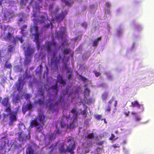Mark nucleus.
Listing matches in <instances>:
<instances>
[{"mask_svg":"<svg viewBox=\"0 0 154 154\" xmlns=\"http://www.w3.org/2000/svg\"><path fill=\"white\" fill-rule=\"evenodd\" d=\"M9 100L8 97L4 98L2 101V104L6 107L5 111L9 115V122H8V125L9 126H12L14 125V122L17 120V113L16 112L11 111V104L9 102Z\"/></svg>","mask_w":154,"mask_h":154,"instance_id":"1","label":"nucleus"},{"mask_svg":"<svg viewBox=\"0 0 154 154\" xmlns=\"http://www.w3.org/2000/svg\"><path fill=\"white\" fill-rule=\"evenodd\" d=\"M62 99V97H60L54 103L52 102V100L51 98L48 99V103H49L48 106V109L50 111L52 112H54L57 111V107L59 103H60Z\"/></svg>","mask_w":154,"mask_h":154,"instance_id":"2","label":"nucleus"},{"mask_svg":"<svg viewBox=\"0 0 154 154\" xmlns=\"http://www.w3.org/2000/svg\"><path fill=\"white\" fill-rule=\"evenodd\" d=\"M61 59V55L59 54V56H57L55 52H53L51 57V62L52 65L56 69H58V66L60 63Z\"/></svg>","mask_w":154,"mask_h":154,"instance_id":"3","label":"nucleus"},{"mask_svg":"<svg viewBox=\"0 0 154 154\" xmlns=\"http://www.w3.org/2000/svg\"><path fill=\"white\" fill-rule=\"evenodd\" d=\"M30 125L31 128H37V131L40 133H42L44 132L42 124L39 123L35 118L34 119L31 120L30 122Z\"/></svg>","mask_w":154,"mask_h":154,"instance_id":"4","label":"nucleus"},{"mask_svg":"<svg viewBox=\"0 0 154 154\" xmlns=\"http://www.w3.org/2000/svg\"><path fill=\"white\" fill-rule=\"evenodd\" d=\"M45 44V48L48 53H50L52 51H55L57 49V45L55 41L47 42Z\"/></svg>","mask_w":154,"mask_h":154,"instance_id":"5","label":"nucleus"},{"mask_svg":"<svg viewBox=\"0 0 154 154\" xmlns=\"http://www.w3.org/2000/svg\"><path fill=\"white\" fill-rule=\"evenodd\" d=\"M3 39L6 41H10L15 44L16 43L17 41V38L10 32H8L3 37Z\"/></svg>","mask_w":154,"mask_h":154,"instance_id":"6","label":"nucleus"},{"mask_svg":"<svg viewBox=\"0 0 154 154\" xmlns=\"http://www.w3.org/2000/svg\"><path fill=\"white\" fill-rule=\"evenodd\" d=\"M68 13V12L67 10L62 11L60 13L55 16L54 18L57 22H60L63 20Z\"/></svg>","mask_w":154,"mask_h":154,"instance_id":"7","label":"nucleus"},{"mask_svg":"<svg viewBox=\"0 0 154 154\" xmlns=\"http://www.w3.org/2000/svg\"><path fill=\"white\" fill-rule=\"evenodd\" d=\"M25 82L22 79V78L20 77L18 78V82L16 84V87L17 89V90L19 91H20L22 89L24 84H25Z\"/></svg>","mask_w":154,"mask_h":154,"instance_id":"8","label":"nucleus"},{"mask_svg":"<svg viewBox=\"0 0 154 154\" xmlns=\"http://www.w3.org/2000/svg\"><path fill=\"white\" fill-rule=\"evenodd\" d=\"M30 137V136L29 134L26 135L23 131L18 133V139L20 141H23L26 140H29Z\"/></svg>","mask_w":154,"mask_h":154,"instance_id":"9","label":"nucleus"},{"mask_svg":"<svg viewBox=\"0 0 154 154\" xmlns=\"http://www.w3.org/2000/svg\"><path fill=\"white\" fill-rule=\"evenodd\" d=\"M45 116L42 114H39L35 118L37 120L39 121V123L42 124V127L44 125L45 122Z\"/></svg>","mask_w":154,"mask_h":154,"instance_id":"10","label":"nucleus"},{"mask_svg":"<svg viewBox=\"0 0 154 154\" xmlns=\"http://www.w3.org/2000/svg\"><path fill=\"white\" fill-rule=\"evenodd\" d=\"M58 87L57 85L56 84L55 85L51 86L49 88V90H51V92H53V93H52L53 95H54L55 97L57 95V92L58 91Z\"/></svg>","mask_w":154,"mask_h":154,"instance_id":"11","label":"nucleus"},{"mask_svg":"<svg viewBox=\"0 0 154 154\" xmlns=\"http://www.w3.org/2000/svg\"><path fill=\"white\" fill-rule=\"evenodd\" d=\"M14 15L13 12L11 11H6L4 13V17L5 20H9Z\"/></svg>","mask_w":154,"mask_h":154,"instance_id":"12","label":"nucleus"},{"mask_svg":"<svg viewBox=\"0 0 154 154\" xmlns=\"http://www.w3.org/2000/svg\"><path fill=\"white\" fill-rule=\"evenodd\" d=\"M90 92V91L88 88H86L85 89V91L84 92L85 98L86 99L87 103L88 104L91 103L92 102V99L90 97H89V98L88 99L85 98L86 96H88L89 95Z\"/></svg>","mask_w":154,"mask_h":154,"instance_id":"13","label":"nucleus"},{"mask_svg":"<svg viewBox=\"0 0 154 154\" xmlns=\"http://www.w3.org/2000/svg\"><path fill=\"white\" fill-rule=\"evenodd\" d=\"M75 143H74L71 145H69L67 147L66 150H68V151L71 154H73L74 153L73 150L75 149Z\"/></svg>","mask_w":154,"mask_h":154,"instance_id":"14","label":"nucleus"},{"mask_svg":"<svg viewBox=\"0 0 154 154\" xmlns=\"http://www.w3.org/2000/svg\"><path fill=\"white\" fill-rule=\"evenodd\" d=\"M34 49L30 47H28L27 48V51L25 56H29L32 57V54L34 52Z\"/></svg>","mask_w":154,"mask_h":154,"instance_id":"15","label":"nucleus"},{"mask_svg":"<svg viewBox=\"0 0 154 154\" xmlns=\"http://www.w3.org/2000/svg\"><path fill=\"white\" fill-rule=\"evenodd\" d=\"M69 118V117L64 116H63L61 118L62 120V121H60V125L61 126L62 128H64L66 126V124L64 122V120L65 119H66V120H67Z\"/></svg>","mask_w":154,"mask_h":154,"instance_id":"16","label":"nucleus"},{"mask_svg":"<svg viewBox=\"0 0 154 154\" xmlns=\"http://www.w3.org/2000/svg\"><path fill=\"white\" fill-rule=\"evenodd\" d=\"M59 10V8H56L54 11H50L51 15L53 18L52 20H54V17H55V16H57L56 15L57 14Z\"/></svg>","mask_w":154,"mask_h":154,"instance_id":"17","label":"nucleus"},{"mask_svg":"<svg viewBox=\"0 0 154 154\" xmlns=\"http://www.w3.org/2000/svg\"><path fill=\"white\" fill-rule=\"evenodd\" d=\"M33 106L30 102L29 103H27L25 107L23 108V109L25 111L31 110Z\"/></svg>","mask_w":154,"mask_h":154,"instance_id":"18","label":"nucleus"},{"mask_svg":"<svg viewBox=\"0 0 154 154\" xmlns=\"http://www.w3.org/2000/svg\"><path fill=\"white\" fill-rule=\"evenodd\" d=\"M65 34L64 30H60L57 32V36L58 38L62 39Z\"/></svg>","mask_w":154,"mask_h":154,"instance_id":"19","label":"nucleus"},{"mask_svg":"<svg viewBox=\"0 0 154 154\" xmlns=\"http://www.w3.org/2000/svg\"><path fill=\"white\" fill-rule=\"evenodd\" d=\"M77 121L73 120L72 122L69 125H67V128L70 129H72L75 127V123Z\"/></svg>","mask_w":154,"mask_h":154,"instance_id":"20","label":"nucleus"},{"mask_svg":"<svg viewBox=\"0 0 154 154\" xmlns=\"http://www.w3.org/2000/svg\"><path fill=\"white\" fill-rule=\"evenodd\" d=\"M8 51L7 52L6 54L4 57L6 55H8L10 53L14 51L15 49L14 48V46H13L12 45H10L8 46Z\"/></svg>","mask_w":154,"mask_h":154,"instance_id":"21","label":"nucleus"},{"mask_svg":"<svg viewBox=\"0 0 154 154\" xmlns=\"http://www.w3.org/2000/svg\"><path fill=\"white\" fill-rule=\"evenodd\" d=\"M42 64L39 65L35 70L36 73L40 75L41 74L42 72Z\"/></svg>","mask_w":154,"mask_h":154,"instance_id":"22","label":"nucleus"},{"mask_svg":"<svg viewBox=\"0 0 154 154\" xmlns=\"http://www.w3.org/2000/svg\"><path fill=\"white\" fill-rule=\"evenodd\" d=\"M38 27L36 24H35L30 29L31 32H35V33L39 32L38 31Z\"/></svg>","mask_w":154,"mask_h":154,"instance_id":"23","label":"nucleus"},{"mask_svg":"<svg viewBox=\"0 0 154 154\" xmlns=\"http://www.w3.org/2000/svg\"><path fill=\"white\" fill-rule=\"evenodd\" d=\"M101 36H100L97 38L95 39L93 43V46L94 47H97L98 45V42L101 39Z\"/></svg>","mask_w":154,"mask_h":154,"instance_id":"24","label":"nucleus"},{"mask_svg":"<svg viewBox=\"0 0 154 154\" xmlns=\"http://www.w3.org/2000/svg\"><path fill=\"white\" fill-rule=\"evenodd\" d=\"M57 79V81L63 85L65 84V82L63 80L62 76L60 75H58Z\"/></svg>","mask_w":154,"mask_h":154,"instance_id":"25","label":"nucleus"},{"mask_svg":"<svg viewBox=\"0 0 154 154\" xmlns=\"http://www.w3.org/2000/svg\"><path fill=\"white\" fill-rule=\"evenodd\" d=\"M45 100L43 97L41 98H39L36 101V103H38L40 106H43L44 104Z\"/></svg>","mask_w":154,"mask_h":154,"instance_id":"26","label":"nucleus"},{"mask_svg":"<svg viewBox=\"0 0 154 154\" xmlns=\"http://www.w3.org/2000/svg\"><path fill=\"white\" fill-rule=\"evenodd\" d=\"M131 104V106L133 107H137L140 108V105L139 104L138 101L137 100L132 102Z\"/></svg>","mask_w":154,"mask_h":154,"instance_id":"27","label":"nucleus"},{"mask_svg":"<svg viewBox=\"0 0 154 154\" xmlns=\"http://www.w3.org/2000/svg\"><path fill=\"white\" fill-rule=\"evenodd\" d=\"M34 150L31 147H29L26 149V154H34Z\"/></svg>","mask_w":154,"mask_h":154,"instance_id":"28","label":"nucleus"},{"mask_svg":"<svg viewBox=\"0 0 154 154\" xmlns=\"http://www.w3.org/2000/svg\"><path fill=\"white\" fill-rule=\"evenodd\" d=\"M25 56V59L24 61V63L26 65H28L31 62V57Z\"/></svg>","mask_w":154,"mask_h":154,"instance_id":"29","label":"nucleus"},{"mask_svg":"<svg viewBox=\"0 0 154 154\" xmlns=\"http://www.w3.org/2000/svg\"><path fill=\"white\" fill-rule=\"evenodd\" d=\"M39 32L35 33V34L33 33L32 35H34V41L35 42H38L39 41Z\"/></svg>","mask_w":154,"mask_h":154,"instance_id":"30","label":"nucleus"},{"mask_svg":"<svg viewBox=\"0 0 154 154\" xmlns=\"http://www.w3.org/2000/svg\"><path fill=\"white\" fill-rule=\"evenodd\" d=\"M105 74L106 75L107 79L109 80H112L113 79V77L108 72H105Z\"/></svg>","mask_w":154,"mask_h":154,"instance_id":"31","label":"nucleus"},{"mask_svg":"<svg viewBox=\"0 0 154 154\" xmlns=\"http://www.w3.org/2000/svg\"><path fill=\"white\" fill-rule=\"evenodd\" d=\"M38 94L41 96H42V97L44 99H45V96L44 95V91L42 90V89H40L38 91Z\"/></svg>","mask_w":154,"mask_h":154,"instance_id":"32","label":"nucleus"},{"mask_svg":"<svg viewBox=\"0 0 154 154\" xmlns=\"http://www.w3.org/2000/svg\"><path fill=\"white\" fill-rule=\"evenodd\" d=\"M59 150L60 152V153H66V149H65L64 148L63 146L59 148Z\"/></svg>","mask_w":154,"mask_h":154,"instance_id":"33","label":"nucleus"},{"mask_svg":"<svg viewBox=\"0 0 154 154\" xmlns=\"http://www.w3.org/2000/svg\"><path fill=\"white\" fill-rule=\"evenodd\" d=\"M5 67L6 68H9L10 69H11L12 67L11 64V63H8L7 61L5 63Z\"/></svg>","mask_w":154,"mask_h":154,"instance_id":"34","label":"nucleus"},{"mask_svg":"<svg viewBox=\"0 0 154 154\" xmlns=\"http://www.w3.org/2000/svg\"><path fill=\"white\" fill-rule=\"evenodd\" d=\"M62 52L64 54H68L70 52V49L68 48H66L64 49Z\"/></svg>","mask_w":154,"mask_h":154,"instance_id":"35","label":"nucleus"},{"mask_svg":"<svg viewBox=\"0 0 154 154\" xmlns=\"http://www.w3.org/2000/svg\"><path fill=\"white\" fill-rule=\"evenodd\" d=\"M40 20H39L40 22L42 23L45 22V20H46V18L43 15L41 16L40 17Z\"/></svg>","mask_w":154,"mask_h":154,"instance_id":"36","label":"nucleus"},{"mask_svg":"<svg viewBox=\"0 0 154 154\" xmlns=\"http://www.w3.org/2000/svg\"><path fill=\"white\" fill-rule=\"evenodd\" d=\"M108 97V94L106 93H104L102 95L103 100H106Z\"/></svg>","mask_w":154,"mask_h":154,"instance_id":"37","label":"nucleus"},{"mask_svg":"<svg viewBox=\"0 0 154 154\" xmlns=\"http://www.w3.org/2000/svg\"><path fill=\"white\" fill-rule=\"evenodd\" d=\"M94 117L96 119L99 120L101 119L102 116L101 115L95 114Z\"/></svg>","mask_w":154,"mask_h":154,"instance_id":"38","label":"nucleus"},{"mask_svg":"<svg viewBox=\"0 0 154 154\" xmlns=\"http://www.w3.org/2000/svg\"><path fill=\"white\" fill-rule=\"evenodd\" d=\"M61 1L62 2L65 3V5L68 6H70L71 5V3L69 2L68 1H66V0H61Z\"/></svg>","mask_w":154,"mask_h":154,"instance_id":"39","label":"nucleus"},{"mask_svg":"<svg viewBox=\"0 0 154 154\" xmlns=\"http://www.w3.org/2000/svg\"><path fill=\"white\" fill-rule=\"evenodd\" d=\"M93 72L95 74L96 77H97L100 76L101 75L100 72H97L95 70H94Z\"/></svg>","mask_w":154,"mask_h":154,"instance_id":"40","label":"nucleus"},{"mask_svg":"<svg viewBox=\"0 0 154 154\" xmlns=\"http://www.w3.org/2000/svg\"><path fill=\"white\" fill-rule=\"evenodd\" d=\"M82 115L83 116V117L84 118H85L86 117L87 114L86 113V110L85 109L83 110L82 112Z\"/></svg>","mask_w":154,"mask_h":154,"instance_id":"41","label":"nucleus"},{"mask_svg":"<svg viewBox=\"0 0 154 154\" xmlns=\"http://www.w3.org/2000/svg\"><path fill=\"white\" fill-rule=\"evenodd\" d=\"M28 0H21L20 4L23 5H26L27 3Z\"/></svg>","mask_w":154,"mask_h":154,"instance_id":"42","label":"nucleus"},{"mask_svg":"<svg viewBox=\"0 0 154 154\" xmlns=\"http://www.w3.org/2000/svg\"><path fill=\"white\" fill-rule=\"evenodd\" d=\"M74 118L73 120H75L77 121V119L78 117V112H77L74 113Z\"/></svg>","mask_w":154,"mask_h":154,"instance_id":"43","label":"nucleus"},{"mask_svg":"<svg viewBox=\"0 0 154 154\" xmlns=\"http://www.w3.org/2000/svg\"><path fill=\"white\" fill-rule=\"evenodd\" d=\"M81 79L84 82H85L87 80V79L85 77H84L82 75H80L79 76Z\"/></svg>","mask_w":154,"mask_h":154,"instance_id":"44","label":"nucleus"},{"mask_svg":"<svg viewBox=\"0 0 154 154\" xmlns=\"http://www.w3.org/2000/svg\"><path fill=\"white\" fill-rule=\"evenodd\" d=\"M94 136V134L93 133H91L89 134L87 137V138L88 139H92Z\"/></svg>","mask_w":154,"mask_h":154,"instance_id":"45","label":"nucleus"},{"mask_svg":"<svg viewBox=\"0 0 154 154\" xmlns=\"http://www.w3.org/2000/svg\"><path fill=\"white\" fill-rule=\"evenodd\" d=\"M54 7V5L53 3L49 4V11H52L51 10Z\"/></svg>","mask_w":154,"mask_h":154,"instance_id":"46","label":"nucleus"},{"mask_svg":"<svg viewBox=\"0 0 154 154\" xmlns=\"http://www.w3.org/2000/svg\"><path fill=\"white\" fill-rule=\"evenodd\" d=\"M54 135L53 134H51L49 135V138L50 141H51L54 139Z\"/></svg>","mask_w":154,"mask_h":154,"instance_id":"47","label":"nucleus"},{"mask_svg":"<svg viewBox=\"0 0 154 154\" xmlns=\"http://www.w3.org/2000/svg\"><path fill=\"white\" fill-rule=\"evenodd\" d=\"M36 44L37 48L38 50H39L40 48V45L39 41L35 42Z\"/></svg>","mask_w":154,"mask_h":154,"instance_id":"48","label":"nucleus"},{"mask_svg":"<svg viewBox=\"0 0 154 154\" xmlns=\"http://www.w3.org/2000/svg\"><path fill=\"white\" fill-rule=\"evenodd\" d=\"M77 112V111H76V109L74 107L72 109L71 112L72 113L74 114V113L76 112Z\"/></svg>","mask_w":154,"mask_h":154,"instance_id":"49","label":"nucleus"},{"mask_svg":"<svg viewBox=\"0 0 154 154\" xmlns=\"http://www.w3.org/2000/svg\"><path fill=\"white\" fill-rule=\"evenodd\" d=\"M82 26L85 28H86L87 27V24L85 22L83 23L82 24Z\"/></svg>","mask_w":154,"mask_h":154,"instance_id":"50","label":"nucleus"},{"mask_svg":"<svg viewBox=\"0 0 154 154\" xmlns=\"http://www.w3.org/2000/svg\"><path fill=\"white\" fill-rule=\"evenodd\" d=\"M112 146L115 148H119L120 147V145L119 144H115L112 145Z\"/></svg>","mask_w":154,"mask_h":154,"instance_id":"51","label":"nucleus"},{"mask_svg":"<svg viewBox=\"0 0 154 154\" xmlns=\"http://www.w3.org/2000/svg\"><path fill=\"white\" fill-rule=\"evenodd\" d=\"M115 136L113 134H112L110 137H109V139L110 140H113L115 138Z\"/></svg>","mask_w":154,"mask_h":154,"instance_id":"52","label":"nucleus"},{"mask_svg":"<svg viewBox=\"0 0 154 154\" xmlns=\"http://www.w3.org/2000/svg\"><path fill=\"white\" fill-rule=\"evenodd\" d=\"M20 97L19 95L17 94L15 97V100L17 101L20 100Z\"/></svg>","mask_w":154,"mask_h":154,"instance_id":"53","label":"nucleus"},{"mask_svg":"<svg viewBox=\"0 0 154 154\" xmlns=\"http://www.w3.org/2000/svg\"><path fill=\"white\" fill-rule=\"evenodd\" d=\"M111 110V109L110 107L108 106V108L106 109L105 110V111H107L108 112H109Z\"/></svg>","mask_w":154,"mask_h":154,"instance_id":"54","label":"nucleus"},{"mask_svg":"<svg viewBox=\"0 0 154 154\" xmlns=\"http://www.w3.org/2000/svg\"><path fill=\"white\" fill-rule=\"evenodd\" d=\"M106 6L107 8H109L111 6V5L109 2H107L106 3Z\"/></svg>","mask_w":154,"mask_h":154,"instance_id":"55","label":"nucleus"},{"mask_svg":"<svg viewBox=\"0 0 154 154\" xmlns=\"http://www.w3.org/2000/svg\"><path fill=\"white\" fill-rule=\"evenodd\" d=\"M62 131V130H60L59 129H57L56 131V134H60L61 133Z\"/></svg>","mask_w":154,"mask_h":154,"instance_id":"56","label":"nucleus"},{"mask_svg":"<svg viewBox=\"0 0 154 154\" xmlns=\"http://www.w3.org/2000/svg\"><path fill=\"white\" fill-rule=\"evenodd\" d=\"M25 98L27 100L30 98L29 95L28 94H26L25 95Z\"/></svg>","mask_w":154,"mask_h":154,"instance_id":"57","label":"nucleus"},{"mask_svg":"<svg viewBox=\"0 0 154 154\" xmlns=\"http://www.w3.org/2000/svg\"><path fill=\"white\" fill-rule=\"evenodd\" d=\"M72 73H70L69 74L68 76V79H70L72 78Z\"/></svg>","mask_w":154,"mask_h":154,"instance_id":"58","label":"nucleus"},{"mask_svg":"<svg viewBox=\"0 0 154 154\" xmlns=\"http://www.w3.org/2000/svg\"><path fill=\"white\" fill-rule=\"evenodd\" d=\"M27 26L26 25H24L21 28V30H24V29L26 28Z\"/></svg>","mask_w":154,"mask_h":154,"instance_id":"59","label":"nucleus"},{"mask_svg":"<svg viewBox=\"0 0 154 154\" xmlns=\"http://www.w3.org/2000/svg\"><path fill=\"white\" fill-rule=\"evenodd\" d=\"M141 119L140 117L138 116H137L135 117V120L137 121H139Z\"/></svg>","mask_w":154,"mask_h":154,"instance_id":"60","label":"nucleus"},{"mask_svg":"<svg viewBox=\"0 0 154 154\" xmlns=\"http://www.w3.org/2000/svg\"><path fill=\"white\" fill-rule=\"evenodd\" d=\"M29 86L30 87H32V81H29Z\"/></svg>","mask_w":154,"mask_h":154,"instance_id":"61","label":"nucleus"},{"mask_svg":"<svg viewBox=\"0 0 154 154\" xmlns=\"http://www.w3.org/2000/svg\"><path fill=\"white\" fill-rule=\"evenodd\" d=\"M50 26L49 24H48L45 25L43 27L45 28H48Z\"/></svg>","mask_w":154,"mask_h":154,"instance_id":"62","label":"nucleus"},{"mask_svg":"<svg viewBox=\"0 0 154 154\" xmlns=\"http://www.w3.org/2000/svg\"><path fill=\"white\" fill-rule=\"evenodd\" d=\"M78 38V37L77 36V37H75V38H72V41H74V42H75L77 40Z\"/></svg>","mask_w":154,"mask_h":154,"instance_id":"63","label":"nucleus"},{"mask_svg":"<svg viewBox=\"0 0 154 154\" xmlns=\"http://www.w3.org/2000/svg\"><path fill=\"white\" fill-rule=\"evenodd\" d=\"M46 70L45 71V73H46V74H47L48 73V69L47 66H46Z\"/></svg>","mask_w":154,"mask_h":154,"instance_id":"64","label":"nucleus"}]
</instances>
